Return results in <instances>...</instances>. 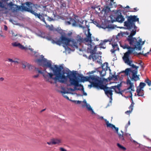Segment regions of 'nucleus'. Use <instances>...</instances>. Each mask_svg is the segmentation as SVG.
Wrapping results in <instances>:
<instances>
[{
    "label": "nucleus",
    "mask_w": 151,
    "mask_h": 151,
    "mask_svg": "<svg viewBox=\"0 0 151 151\" xmlns=\"http://www.w3.org/2000/svg\"><path fill=\"white\" fill-rule=\"evenodd\" d=\"M41 59H37L36 60V62L39 65H42L43 67H46L50 68L52 70L53 74L51 73L47 72L46 70L44 71L47 73V74H43V76L46 80L48 81L50 78L52 79L55 82L57 80L59 81L60 79H65L66 77L65 76V73L63 72L62 74L61 70L63 69V67L62 65H60L58 67L57 65H54V68L52 66L51 62L50 61H48L46 59L44 58V56L41 55Z\"/></svg>",
    "instance_id": "nucleus-1"
},
{
    "label": "nucleus",
    "mask_w": 151,
    "mask_h": 151,
    "mask_svg": "<svg viewBox=\"0 0 151 151\" xmlns=\"http://www.w3.org/2000/svg\"><path fill=\"white\" fill-rule=\"evenodd\" d=\"M85 26L80 25V27L84 29L88 28L89 27V24H86L87 22L85 21ZM89 29H88V34L86 35V37L83 39L81 36L78 35L75 39H72V45L76 47H78V44L80 45L82 43H83L87 45L90 49H91L94 46V45L92 41H98L97 38H95L94 37H91V34L90 33Z\"/></svg>",
    "instance_id": "nucleus-2"
},
{
    "label": "nucleus",
    "mask_w": 151,
    "mask_h": 151,
    "mask_svg": "<svg viewBox=\"0 0 151 151\" xmlns=\"http://www.w3.org/2000/svg\"><path fill=\"white\" fill-rule=\"evenodd\" d=\"M63 72L65 73V76L66 77L65 79H60L59 80V82L62 83H64L65 81H66L67 78H68L69 79V81L71 85L74 86V89L70 88V90L72 91H74L75 90L83 91V86L81 84L79 83L78 80L76 79V71L75 73H73L71 74H70L71 73L70 70L65 71L63 70L62 72V74L63 73Z\"/></svg>",
    "instance_id": "nucleus-3"
},
{
    "label": "nucleus",
    "mask_w": 151,
    "mask_h": 151,
    "mask_svg": "<svg viewBox=\"0 0 151 151\" xmlns=\"http://www.w3.org/2000/svg\"><path fill=\"white\" fill-rule=\"evenodd\" d=\"M127 20L124 22V26L127 28L129 30H132L131 33L127 38H134L133 36L135 35L136 32L137 27L135 25V22H139V18L137 17V16L130 15L127 16Z\"/></svg>",
    "instance_id": "nucleus-4"
},
{
    "label": "nucleus",
    "mask_w": 151,
    "mask_h": 151,
    "mask_svg": "<svg viewBox=\"0 0 151 151\" xmlns=\"http://www.w3.org/2000/svg\"><path fill=\"white\" fill-rule=\"evenodd\" d=\"M126 41L130 45L125 44L122 45L120 43V46L124 49H127L128 50H132V52L135 49L140 50L142 48V45H143L145 42H142V39H139L138 41L136 38H127Z\"/></svg>",
    "instance_id": "nucleus-5"
},
{
    "label": "nucleus",
    "mask_w": 151,
    "mask_h": 151,
    "mask_svg": "<svg viewBox=\"0 0 151 151\" xmlns=\"http://www.w3.org/2000/svg\"><path fill=\"white\" fill-rule=\"evenodd\" d=\"M90 81L91 84L88 86L90 88L93 87L99 89V88L103 84L101 78L97 76L90 75Z\"/></svg>",
    "instance_id": "nucleus-6"
},
{
    "label": "nucleus",
    "mask_w": 151,
    "mask_h": 151,
    "mask_svg": "<svg viewBox=\"0 0 151 151\" xmlns=\"http://www.w3.org/2000/svg\"><path fill=\"white\" fill-rule=\"evenodd\" d=\"M26 5L28 7L25 6H22V10H24L34 15L36 17L40 18V15L37 13V9L36 7L37 5L33 4L29 2H27L26 3Z\"/></svg>",
    "instance_id": "nucleus-7"
},
{
    "label": "nucleus",
    "mask_w": 151,
    "mask_h": 151,
    "mask_svg": "<svg viewBox=\"0 0 151 151\" xmlns=\"http://www.w3.org/2000/svg\"><path fill=\"white\" fill-rule=\"evenodd\" d=\"M127 84L128 85H129V86L126 89V91L127 92H129L131 94L130 96V97L131 98L132 102L131 105L129 107V110L125 112V113L127 114H129L131 113L133 109V107L134 104V103L133 102L132 98V91H134V86L133 83L131 82L130 80L129 79V78L127 80Z\"/></svg>",
    "instance_id": "nucleus-8"
},
{
    "label": "nucleus",
    "mask_w": 151,
    "mask_h": 151,
    "mask_svg": "<svg viewBox=\"0 0 151 151\" xmlns=\"http://www.w3.org/2000/svg\"><path fill=\"white\" fill-rule=\"evenodd\" d=\"M51 41L53 44H56L59 45H60L62 44H63L67 46H70L72 47L73 46L72 45V39L68 38L63 35H62L61 36L60 40L55 41L52 39Z\"/></svg>",
    "instance_id": "nucleus-9"
},
{
    "label": "nucleus",
    "mask_w": 151,
    "mask_h": 151,
    "mask_svg": "<svg viewBox=\"0 0 151 151\" xmlns=\"http://www.w3.org/2000/svg\"><path fill=\"white\" fill-rule=\"evenodd\" d=\"M132 53V50H128L124 54L123 57V59L125 63L131 66L133 68L137 69L138 67L136 66L134 64H132V61L130 59V55Z\"/></svg>",
    "instance_id": "nucleus-10"
},
{
    "label": "nucleus",
    "mask_w": 151,
    "mask_h": 151,
    "mask_svg": "<svg viewBox=\"0 0 151 151\" xmlns=\"http://www.w3.org/2000/svg\"><path fill=\"white\" fill-rule=\"evenodd\" d=\"M99 89L103 90H104L105 94L109 98L110 101L111 102L112 100V96L113 94L112 92L114 91L111 90L113 88H111V86L108 87L103 84L100 88H99Z\"/></svg>",
    "instance_id": "nucleus-11"
},
{
    "label": "nucleus",
    "mask_w": 151,
    "mask_h": 151,
    "mask_svg": "<svg viewBox=\"0 0 151 151\" xmlns=\"http://www.w3.org/2000/svg\"><path fill=\"white\" fill-rule=\"evenodd\" d=\"M60 8L61 13H66L67 12V9L66 7V3L63 0L60 1Z\"/></svg>",
    "instance_id": "nucleus-12"
},
{
    "label": "nucleus",
    "mask_w": 151,
    "mask_h": 151,
    "mask_svg": "<svg viewBox=\"0 0 151 151\" xmlns=\"http://www.w3.org/2000/svg\"><path fill=\"white\" fill-rule=\"evenodd\" d=\"M132 73V77H130L132 81H137L139 80V78L137 74V71L133 70Z\"/></svg>",
    "instance_id": "nucleus-13"
},
{
    "label": "nucleus",
    "mask_w": 151,
    "mask_h": 151,
    "mask_svg": "<svg viewBox=\"0 0 151 151\" xmlns=\"http://www.w3.org/2000/svg\"><path fill=\"white\" fill-rule=\"evenodd\" d=\"M121 86V83L118 84L117 86H111V88H113L116 93H118L122 94V93L120 91V87Z\"/></svg>",
    "instance_id": "nucleus-14"
},
{
    "label": "nucleus",
    "mask_w": 151,
    "mask_h": 151,
    "mask_svg": "<svg viewBox=\"0 0 151 151\" xmlns=\"http://www.w3.org/2000/svg\"><path fill=\"white\" fill-rule=\"evenodd\" d=\"M22 67L23 68H26L29 70L33 69L34 67L28 63L26 62L22 63Z\"/></svg>",
    "instance_id": "nucleus-15"
},
{
    "label": "nucleus",
    "mask_w": 151,
    "mask_h": 151,
    "mask_svg": "<svg viewBox=\"0 0 151 151\" xmlns=\"http://www.w3.org/2000/svg\"><path fill=\"white\" fill-rule=\"evenodd\" d=\"M121 132L122 133V134H118L120 140H121L122 142H125V139L124 136L125 135L127 136L128 135H129L130 136V134H129L128 133H125V134H124V132L123 131H121Z\"/></svg>",
    "instance_id": "nucleus-16"
},
{
    "label": "nucleus",
    "mask_w": 151,
    "mask_h": 151,
    "mask_svg": "<svg viewBox=\"0 0 151 151\" xmlns=\"http://www.w3.org/2000/svg\"><path fill=\"white\" fill-rule=\"evenodd\" d=\"M113 49L111 50V52L114 53L116 51L119 50V48L116 42H113L111 44Z\"/></svg>",
    "instance_id": "nucleus-17"
},
{
    "label": "nucleus",
    "mask_w": 151,
    "mask_h": 151,
    "mask_svg": "<svg viewBox=\"0 0 151 151\" xmlns=\"http://www.w3.org/2000/svg\"><path fill=\"white\" fill-rule=\"evenodd\" d=\"M125 19L124 17L121 14L118 15L116 18V20L117 22L122 23L124 21Z\"/></svg>",
    "instance_id": "nucleus-18"
},
{
    "label": "nucleus",
    "mask_w": 151,
    "mask_h": 151,
    "mask_svg": "<svg viewBox=\"0 0 151 151\" xmlns=\"http://www.w3.org/2000/svg\"><path fill=\"white\" fill-rule=\"evenodd\" d=\"M136 92L137 93V95L138 96H142L144 98L145 97L144 96V90L142 89H138V88H137V89L136 91Z\"/></svg>",
    "instance_id": "nucleus-19"
},
{
    "label": "nucleus",
    "mask_w": 151,
    "mask_h": 151,
    "mask_svg": "<svg viewBox=\"0 0 151 151\" xmlns=\"http://www.w3.org/2000/svg\"><path fill=\"white\" fill-rule=\"evenodd\" d=\"M129 35V33L127 32H121L120 33H119L116 36V38L117 39L121 37H126V36Z\"/></svg>",
    "instance_id": "nucleus-20"
},
{
    "label": "nucleus",
    "mask_w": 151,
    "mask_h": 151,
    "mask_svg": "<svg viewBox=\"0 0 151 151\" xmlns=\"http://www.w3.org/2000/svg\"><path fill=\"white\" fill-rule=\"evenodd\" d=\"M53 145L59 144L62 143L61 140L57 138L52 139Z\"/></svg>",
    "instance_id": "nucleus-21"
},
{
    "label": "nucleus",
    "mask_w": 151,
    "mask_h": 151,
    "mask_svg": "<svg viewBox=\"0 0 151 151\" xmlns=\"http://www.w3.org/2000/svg\"><path fill=\"white\" fill-rule=\"evenodd\" d=\"M39 15H40V18H38L39 19L43 21L46 24H47L46 22L45 21V19L44 17H47V15L46 14H44L43 13H42L41 14H39Z\"/></svg>",
    "instance_id": "nucleus-22"
},
{
    "label": "nucleus",
    "mask_w": 151,
    "mask_h": 151,
    "mask_svg": "<svg viewBox=\"0 0 151 151\" xmlns=\"http://www.w3.org/2000/svg\"><path fill=\"white\" fill-rule=\"evenodd\" d=\"M72 23V25L73 26H76V21L74 19L71 18L70 19V21H68L67 23L68 24L70 25Z\"/></svg>",
    "instance_id": "nucleus-23"
},
{
    "label": "nucleus",
    "mask_w": 151,
    "mask_h": 151,
    "mask_svg": "<svg viewBox=\"0 0 151 151\" xmlns=\"http://www.w3.org/2000/svg\"><path fill=\"white\" fill-rule=\"evenodd\" d=\"M105 121L106 122V126L108 127H110L112 129H114V127H115V126L113 124L109 123L108 121L106 119L105 120Z\"/></svg>",
    "instance_id": "nucleus-24"
},
{
    "label": "nucleus",
    "mask_w": 151,
    "mask_h": 151,
    "mask_svg": "<svg viewBox=\"0 0 151 151\" xmlns=\"http://www.w3.org/2000/svg\"><path fill=\"white\" fill-rule=\"evenodd\" d=\"M132 71H131V70L130 69V68H127L126 69V70L124 71H122L121 73H125V75L127 76H129V72H132Z\"/></svg>",
    "instance_id": "nucleus-25"
},
{
    "label": "nucleus",
    "mask_w": 151,
    "mask_h": 151,
    "mask_svg": "<svg viewBox=\"0 0 151 151\" xmlns=\"http://www.w3.org/2000/svg\"><path fill=\"white\" fill-rule=\"evenodd\" d=\"M12 45L14 47H18L19 48H21L22 47V45L20 43L15 42L12 43Z\"/></svg>",
    "instance_id": "nucleus-26"
},
{
    "label": "nucleus",
    "mask_w": 151,
    "mask_h": 151,
    "mask_svg": "<svg viewBox=\"0 0 151 151\" xmlns=\"http://www.w3.org/2000/svg\"><path fill=\"white\" fill-rule=\"evenodd\" d=\"M82 81L83 82L86 81H90V76H83L81 78Z\"/></svg>",
    "instance_id": "nucleus-27"
},
{
    "label": "nucleus",
    "mask_w": 151,
    "mask_h": 151,
    "mask_svg": "<svg viewBox=\"0 0 151 151\" xmlns=\"http://www.w3.org/2000/svg\"><path fill=\"white\" fill-rule=\"evenodd\" d=\"M108 63L107 62L103 64H102L101 66L103 69L105 70H107L108 68Z\"/></svg>",
    "instance_id": "nucleus-28"
},
{
    "label": "nucleus",
    "mask_w": 151,
    "mask_h": 151,
    "mask_svg": "<svg viewBox=\"0 0 151 151\" xmlns=\"http://www.w3.org/2000/svg\"><path fill=\"white\" fill-rule=\"evenodd\" d=\"M118 75H114H114H112V76L109 77V79L110 80L113 79L115 81H117L118 80Z\"/></svg>",
    "instance_id": "nucleus-29"
},
{
    "label": "nucleus",
    "mask_w": 151,
    "mask_h": 151,
    "mask_svg": "<svg viewBox=\"0 0 151 151\" xmlns=\"http://www.w3.org/2000/svg\"><path fill=\"white\" fill-rule=\"evenodd\" d=\"M109 41L108 40H105L103 41V42H101L99 45L100 46V47L101 48H103V49L105 48L106 47L102 46V45H105V43Z\"/></svg>",
    "instance_id": "nucleus-30"
},
{
    "label": "nucleus",
    "mask_w": 151,
    "mask_h": 151,
    "mask_svg": "<svg viewBox=\"0 0 151 151\" xmlns=\"http://www.w3.org/2000/svg\"><path fill=\"white\" fill-rule=\"evenodd\" d=\"M94 54H93L92 55H90L89 56V58L90 59H91V58L93 59V61L96 60L97 57V56L95 55H93Z\"/></svg>",
    "instance_id": "nucleus-31"
},
{
    "label": "nucleus",
    "mask_w": 151,
    "mask_h": 151,
    "mask_svg": "<svg viewBox=\"0 0 151 151\" xmlns=\"http://www.w3.org/2000/svg\"><path fill=\"white\" fill-rule=\"evenodd\" d=\"M146 86V84L144 83L141 82L139 84V87L138 88L139 89H142V88Z\"/></svg>",
    "instance_id": "nucleus-32"
},
{
    "label": "nucleus",
    "mask_w": 151,
    "mask_h": 151,
    "mask_svg": "<svg viewBox=\"0 0 151 151\" xmlns=\"http://www.w3.org/2000/svg\"><path fill=\"white\" fill-rule=\"evenodd\" d=\"M145 82L149 86H151V81H150L148 78H147L145 79Z\"/></svg>",
    "instance_id": "nucleus-33"
},
{
    "label": "nucleus",
    "mask_w": 151,
    "mask_h": 151,
    "mask_svg": "<svg viewBox=\"0 0 151 151\" xmlns=\"http://www.w3.org/2000/svg\"><path fill=\"white\" fill-rule=\"evenodd\" d=\"M117 146L121 149L123 150L124 151H125L126 150V148L124 146L121 145L119 143L117 144Z\"/></svg>",
    "instance_id": "nucleus-34"
},
{
    "label": "nucleus",
    "mask_w": 151,
    "mask_h": 151,
    "mask_svg": "<svg viewBox=\"0 0 151 151\" xmlns=\"http://www.w3.org/2000/svg\"><path fill=\"white\" fill-rule=\"evenodd\" d=\"M0 8H4L5 9H7V8L6 7L3 3L0 1Z\"/></svg>",
    "instance_id": "nucleus-35"
},
{
    "label": "nucleus",
    "mask_w": 151,
    "mask_h": 151,
    "mask_svg": "<svg viewBox=\"0 0 151 151\" xmlns=\"http://www.w3.org/2000/svg\"><path fill=\"white\" fill-rule=\"evenodd\" d=\"M86 107L88 110L91 111H92V112H93V111L90 105H86Z\"/></svg>",
    "instance_id": "nucleus-36"
},
{
    "label": "nucleus",
    "mask_w": 151,
    "mask_h": 151,
    "mask_svg": "<svg viewBox=\"0 0 151 151\" xmlns=\"http://www.w3.org/2000/svg\"><path fill=\"white\" fill-rule=\"evenodd\" d=\"M96 49H97L96 46H95L93 50H92V54H95L96 53V52L97 51Z\"/></svg>",
    "instance_id": "nucleus-37"
},
{
    "label": "nucleus",
    "mask_w": 151,
    "mask_h": 151,
    "mask_svg": "<svg viewBox=\"0 0 151 151\" xmlns=\"http://www.w3.org/2000/svg\"><path fill=\"white\" fill-rule=\"evenodd\" d=\"M149 53V52H147V53H145L144 54H143L142 53L139 52L137 54L138 55H143L144 56H147V55Z\"/></svg>",
    "instance_id": "nucleus-38"
},
{
    "label": "nucleus",
    "mask_w": 151,
    "mask_h": 151,
    "mask_svg": "<svg viewBox=\"0 0 151 151\" xmlns=\"http://www.w3.org/2000/svg\"><path fill=\"white\" fill-rule=\"evenodd\" d=\"M14 6H16L17 10H20L21 8L22 9V6H19V5H14Z\"/></svg>",
    "instance_id": "nucleus-39"
},
{
    "label": "nucleus",
    "mask_w": 151,
    "mask_h": 151,
    "mask_svg": "<svg viewBox=\"0 0 151 151\" xmlns=\"http://www.w3.org/2000/svg\"><path fill=\"white\" fill-rule=\"evenodd\" d=\"M11 9L13 12H17V11L16 6H12L11 7Z\"/></svg>",
    "instance_id": "nucleus-40"
},
{
    "label": "nucleus",
    "mask_w": 151,
    "mask_h": 151,
    "mask_svg": "<svg viewBox=\"0 0 151 151\" xmlns=\"http://www.w3.org/2000/svg\"><path fill=\"white\" fill-rule=\"evenodd\" d=\"M22 50H28V48L26 47H24V46L22 45V47L20 48Z\"/></svg>",
    "instance_id": "nucleus-41"
},
{
    "label": "nucleus",
    "mask_w": 151,
    "mask_h": 151,
    "mask_svg": "<svg viewBox=\"0 0 151 151\" xmlns=\"http://www.w3.org/2000/svg\"><path fill=\"white\" fill-rule=\"evenodd\" d=\"M130 121H129L128 122V123L126 125L125 128L127 129V128H128V127L130 125Z\"/></svg>",
    "instance_id": "nucleus-42"
},
{
    "label": "nucleus",
    "mask_w": 151,
    "mask_h": 151,
    "mask_svg": "<svg viewBox=\"0 0 151 151\" xmlns=\"http://www.w3.org/2000/svg\"><path fill=\"white\" fill-rule=\"evenodd\" d=\"M48 18H47V20L49 21H52L53 20V19L51 17H50L49 16H47Z\"/></svg>",
    "instance_id": "nucleus-43"
},
{
    "label": "nucleus",
    "mask_w": 151,
    "mask_h": 151,
    "mask_svg": "<svg viewBox=\"0 0 151 151\" xmlns=\"http://www.w3.org/2000/svg\"><path fill=\"white\" fill-rule=\"evenodd\" d=\"M138 10H139V9L137 8V7H136V8H134L133 10L132 11V12H136Z\"/></svg>",
    "instance_id": "nucleus-44"
},
{
    "label": "nucleus",
    "mask_w": 151,
    "mask_h": 151,
    "mask_svg": "<svg viewBox=\"0 0 151 151\" xmlns=\"http://www.w3.org/2000/svg\"><path fill=\"white\" fill-rule=\"evenodd\" d=\"M8 5L9 6H10L12 7V6L14 5V4H13L12 2H10V3H9L8 4Z\"/></svg>",
    "instance_id": "nucleus-45"
},
{
    "label": "nucleus",
    "mask_w": 151,
    "mask_h": 151,
    "mask_svg": "<svg viewBox=\"0 0 151 151\" xmlns=\"http://www.w3.org/2000/svg\"><path fill=\"white\" fill-rule=\"evenodd\" d=\"M47 144L49 145H53L52 139H51L50 142H47Z\"/></svg>",
    "instance_id": "nucleus-46"
},
{
    "label": "nucleus",
    "mask_w": 151,
    "mask_h": 151,
    "mask_svg": "<svg viewBox=\"0 0 151 151\" xmlns=\"http://www.w3.org/2000/svg\"><path fill=\"white\" fill-rule=\"evenodd\" d=\"M46 38L49 40H52V37L50 36H47Z\"/></svg>",
    "instance_id": "nucleus-47"
},
{
    "label": "nucleus",
    "mask_w": 151,
    "mask_h": 151,
    "mask_svg": "<svg viewBox=\"0 0 151 151\" xmlns=\"http://www.w3.org/2000/svg\"><path fill=\"white\" fill-rule=\"evenodd\" d=\"M114 128L115 130L116 131V132L118 134V128L117 127H116L115 126V127H114Z\"/></svg>",
    "instance_id": "nucleus-48"
},
{
    "label": "nucleus",
    "mask_w": 151,
    "mask_h": 151,
    "mask_svg": "<svg viewBox=\"0 0 151 151\" xmlns=\"http://www.w3.org/2000/svg\"><path fill=\"white\" fill-rule=\"evenodd\" d=\"M38 71L39 73L41 74H42V75H43V74L44 73L42 71V70H38Z\"/></svg>",
    "instance_id": "nucleus-49"
},
{
    "label": "nucleus",
    "mask_w": 151,
    "mask_h": 151,
    "mask_svg": "<svg viewBox=\"0 0 151 151\" xmlns=\"http://www.w3.org/2000/svg\"><path fill=\"white\" fill-rule=\"evenodd\" d=\"M96 71L95 70H93L91 71H90L88 73L90 74H93L94 73L96 72Z\"/></svg>",
    "instance_id": "nucleus-50"
},
{
    "label": "nucleus",
    "mask_w": 151,
    "mask_h": 151,
    "mask_svg": "<svg viewBox=\"0 0 151 151\" xmlns=\"http://www.w3.org/2000/svg\"><path fill=\"white\" fill-rule=\"evenodd\" d=\"M61 151H67L66 150L62 147H60V148Z\"/></svg>",
    "instance_id": "nucleus-51"
},
{
    "label": "nucleus",
    "mask_w": 151,
    "mask_h": 151,
    "mask_svg": "<svg viewBox=\"0 0 151 151\" xmlns=\"http://www.w3.org/2000/svg\"><path fill=\"white\" fill-rule=\"evenodd\" d=\"M63 96L64 98L67 99L68 100H69V98L67 96L63 95Z\"/></svg>",
    "instance_id": "nucleus-52"
},
{
    "label": "nucleus",
    "mask_w": 151,
    "mask_h": 151,
    "mask_svg": "<svg viewBox=\"0 0 151 151\" xmlns=\"http://www.w3.org/2000/svg\"><path fill=\"white\" fill-rule=\"evenodd\" d=\"M8 61L9 62H13V60L12 59H10V58H9L8 59Z\"/></svg>",
    "instance_id": "nucleus-53"
},
{
    "label": "nucleus",
    "mask_w": 151,
    "mask_h": 151,
    "mask_svg": "<svg viewBox=\"0 0 151 151\" xmlns=\"http://www.w3.org/2000/svg\"><path fill=\"white\" fill-rule=\"evenodd\" d=\"M38 76H39V75L38 74H37V75H36L34 76H33V77L34 78H37Z\"/></svg>",
    "instance_id": "nucleus-54"
},
{
    "label": "nucleus",
    "mask_w": 151,
    "mask_h": 151,
    "mask_svg": "<svg viewBox=\"0 0 151 151\" xmlns=\"http://www.w3.org/2000/svg\"><path fill=\"white\" fill-rule=\"evenodd\" d=\"M4 29L5 30H7V27L5 25L4 26Z\"/></svg>",
    "instance_id": "nucleus-55"
},
{
    "label": "nucleus",
    "mask_w": 151,
    "mask_h": 151,
    "mask_svg": "<svg viewBox=\"0 0 151 151\" xmlns=\"http://www.w3.org/2000/svg\"><path fill=\"white\" fill-rule=\"evenodd\" d=\"M81 90L83 91V95H85V96H86L87 95V93H86L85 92H84V90H83H83Z\"/></svg>",
    "instance_id": "nucleus-56"
},
{
    "label": "nucleus",
    "mask_w": 151,
    "mask_h": 151,
    "mask_svg": "<svg viewBox=\"0 0 151 151\" xmlns=\"http://www.w3.org/2000/svg\"><path fill=\"white\" fill-rule=\"evenodd\" d=\"M28 49L30 50L31 51V52H33V49L32 48H28Z\"/></svg>",
    "instance_id": "nucleus-57"
},
{
    "label": "nucleus",
    "mask_w": 151,
    "mask_h": 151,
    "mask_svg": "<svg viewBox=\"0 0 151 151\" xmlns=\"http://www.w3.org/2000/svg\"><path fill=\"white\" fill-rule=\"evenodd\" d=\"M13 62L14 63H19V62L17 61L13 60Z\"/></svg>",
    "instance_id": "nucleus-58"
},
{
    "label": "nucleus",
    "mask_w": 151,
    "mask_h": 151,
    "mask_svg": "<svg viewBox=\"0 0 151 151\" xmlns=\"http://www.w3.org/2000/svg\"><path fill=\"white\" fill-rule=\"evenodd\" d=\"M113 3H114V6L115 7H116L117 6V4H116V3L114 2Z\"/></svg>",
    "instance_id": "nucleus-59"
},
{
    "label": "nucleus",
    "mask_w": 151,
    "mask_h": 151,
    "mask_svg": "<svg viewBox=\"0 0 151 151\" xmlns=\"http://www.w3.org/2000/svg\"><path fill=\"white\" fill-rule=\"evenodd\" d=\"M12 35L13 36H16L17 35H14V33H12Z\"/></svg>",
    "instance_id": "nucleus-60"
},
{
    "label": "nucleus",
    "mask_w": 151,
    "mask_h": 151,
    "mask_svg": "<svg viewBox=\"0 0 151 151\" xmlns=\"http://www.w3.org/2000/svg\"><path fill=\"white\" fill-rule=\"evenodd\" d=\"M114 0H110L111 1V4H112V3L114 2Z\"/></svg>",
    "instance_id": "nucleus-61"
},
{
    "label": "nucleus",
    "mask_w": 151,
    "mask_h": 151,
    "mask_svg": "<svg viewBox=\"0 0 151 151\" xmlns=\"http://www.w3.org/2000/svg\"><path fill=\"white\" fill-rule=\"evenodd\" d=\"M81 102V101H77V104H80Z\"/></svg>",
    "instance_id": "nucleus-62"
},
{
    "label": "nucleus",
    "mask_w": 151,
    "mask_h": 151,
    "mask_svg": "<svg viewBox=\"0 0 151 151\" xmlns=\"http://www.w3.org/2000/svg\"><path fill=\"white\" fill-rule=\"evenodd\" d=\"M61 93H64V94H65L66 93V92H65V91H62L61 92Z\"/></svg>",
    "instance_id": "nucleus-63"
},
{
    "label": "nucleus",
    "mask_w": 151,
    "mask_h": 151,
    "mask_svg": "<svg viewBox=\"0 0 151 151\" xmlns=\"http://www.w3.org/2000/svg\"><path fill=\"white\" fill-rule=\"evenodd\" d=\"M4 80V78H0V80L2 81Z\"/></svg>",
    "instance_id": "nucleus-64"
}]
</instances>
